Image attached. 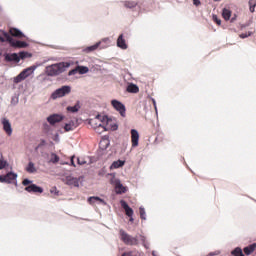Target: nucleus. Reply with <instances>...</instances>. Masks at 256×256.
<instances>
[{
	"mask_svg": "<svg viewBox=\"0 0 256 256\" xmlns=\"http://www.w3.org/2000/svg\"><path fill=\"white\" fill-rule=\"evenodd\" d=\"M120 239L125 243V245H139V239L137 237H133L126 233L125 230H119Z\"/></svg>",
	"mask_w": 256,
	"mask_h": 256,
	"instance_id": "5",
	"label": "nucleus"
},
{
	"mask_svg": "<svg viewBox=\"0 0 256 256\" xmlns=\"http://www.w3.org/2000/svg\"><path fill=\"white\" fill-rule=\"evenodd\" d=\"M31 57H33V54L31 52L25 50L19 52L20 61H25V59H31Z\"/></svg>",
	"mask_w": 256,
	"mask_h": 256,
	"instance_id": "27",
	"label": "nucleus"
},
{
	"mask_svg": "<svg viewBox=\"0 0 256 256\" xmlns=\"http://www.w3.org/2000/svg\"><path fill=\"white\" fill-rule=\"evenodd\" d=\"M7 167H9V162L3 159V154H1L0 155V171H2V169H7Z\"/></svg>",
	"mask_w": 256,
	"mask_h": 256,
	"instance_id": "31",
	"label": "nucleus"
},
{
	"mask_svg": "<svg viewBox=\"0 0 256 256\" xmlns=\"http://www.w3.org/2000/svg\"><path fill=\"white\" fill-rule=\"evenodd\" d=\"M243 251H244V255H246V256H249L252 253H255V251H256V243L254 242V243L244 247Z\"/></svg>",
	"mask_w": 256,
	"mask_h": 256,
	"instance_id": "22",
	"label": "nucleus"
},
{
	"mask_svg": "<svg viewBox=\"0 0 256 256\" xmlns=\"http://www.w3.org/2000/svg\"><path fill=\"white\" fill-rule=\"evenodd\" d=\"M47 145V140L46 139H40V143L38 144V147H45Z\"/></svg>",
	"mask_w": 256,
	"mask_h": 256,
	"instance_id": "49",
	"label": "nucleus"
},
{
	"mask_svg": "<svg viewBox=\"0 0 256 256\" xmlns=\"http://www.w3.org/2000/svg\"><path fill=\"white\" fill-rule=\"evenodd\" d=\"M22 185L25 187L24 191L27 193H43V187L33 183V180L29 178H24L22 181Z\"/></svg>",
	"mask_w": 256,
	"mask_h": 256,
	"instance_id": "4",
	"label": "nucleus"
},
{
	"mask_svg": "<svg viewBox=\"0 0 256 256\" xmlns=\"http://www.w3.org/2000/svg\"><path fill=\"white\" fill-rule=\"evenodd\" d=\"M19 103V94H15L11 97V105H17Z\"/></svg>",
	"mask_w": 256,
	"mask_h": 256,
	"instance_id": "39",
	"label": "nucleus"
},
{
	"mask_svg": "<svg viewBox=\"0 0 256 256\" xmlns=\"http://www.w3.org/2000/svg\"><path fill=\"white\" fill-rule=\"evenodd\" d=\"M231 10L227 9V8H223L222 9V17L223 19H225V21H230L231 19Z\"/></svg>",
	"mask_w": 256,
	"mask_h": 256,
	"instance_id": "29",
	"label": "nucleus"
},
{
	"mask_svg": "<svg viewBox=\"0 0 256 256\" xmlns=\"http://www.w3.org/2000/svg\"><path fill=\"white\" fill-rule=\"evenodd\" d=\"M25 170L30 174L37 173V168L35 167V163H33V161L28 162Z\"/></svg>",
	"mask_w": 256,
	"mask_h": 256,
	"instance_id": "28",
	"label": "nucleus"
},
{
	"mask_svg": "<svg viewBox=\"0 0 256 256\" xmlns=\"http://www.w3.org/2000/svg\"><path fill=\"white\" fill-rule=\"evenodd\" d=\"M140 241L142 242V245L147 243V237L140 235Z\"/></svg>",
	"mask_w": 256,
	"mask_h": 256,
	"instance_id": "53",
	"label": "nucleus"
},
{
	"mask_svg": "<svg viewBox=\"0 0 256 256\" xmlns=\"http://www.w3.org/2000/svg\"><path fill=\"white\" fill-rule=\"evenodd\" d=\"M98 205H107V202L105 200H103V198L98 196V201H97Z\"/></svg>",
	"mask_w": 256,
	"mask_h": 256,
	"instance_id": "50",
	"label": "nucleus"
},
{
	"mask_svg": "<svg viewBox=\"0 0 256 256\" xmlns=\"http://www.w3.org/2000/svg\"><path fill=\"white\" fill-rule=\"evenodd\" d=\"M249 25H251V20L249 22H247L246 24H242L241 29H245V28L249 27Z\"/></svg>",
	"mask_w": 256,
	"mask_h": 256,
	"instance_id": "56",
	"label": "nucleus"
},
{
	"mask_svg": "<svg viewBox=\"0 0 256 256\" xmlns=\"http://www.w3.org/2000/svg\"><path fill=\"white\" fill-rule=\"evenodd\" d=\"M11 37L7 31L0 29V41L1 43H10Z\"/></svg>",
	"mask_w": 256,
	"mask_h": 256,
	"instance_id": "20",
	"label": "nucleus"
},
{
	"mask_svg": "<svg viewBox=\"0 0 256 256\" xmlns=\"http://www.w3.org/2000/svg\"><path fill=\"white\" fill-rule=\"evenodd\" d=\"M125 213H126L127 217H133V215L135 214V211L130 206L128 209L125 210Z\"/></svg>",
	"mask_w": 256,
	"mask_h": 256,
	"instance_id": "45",
	"label": "nucleus"
},
{
	"mask_svg": "<svg viewBox=\"0 0 256 256\" xmlns=\"http://www.w3.org/2000/svg\"><path fill=\"white\" fill-rule=\"evenodd\" d=\"M131 133V141H132V148L139 147V131L135 128L130 130Z\"/></svg>",
	"mask_w": 256,
	"mask_h": 256,
	"instance_id": "13",
	"label": "nucleus"
},
{
	"mask_svg": "<svg viewBox=\"0 0 256 256\" xmlns=\"http://www.w3.org/2000/svg\"><path fill=\"white\" fill-rule=\"evenodd\" d=\"M150 100L152 101L153 107L155 109V113L157 115L159 113V111L157 110V101L153 97H150Z\"/></svg>",
	"mask_w": 256,
	"mask_h": 256,
	"instance_id": "46",
	"label": "nucleus"
},
{
	"mask_svg": "<svg viewBox=\"0 0 256 256\" xmlns=\"http://www.w3.org/2000/svg\"><path fill=\"white\" fill-rule=\"evenodd\" d=\"M110 184L114 186V189L115 187H119L120 184H121V179L119 178H111L110 179Z\"/></svg>",
	"mask_w": 256,
	"mask_h": 256,
	"instance_id": "37",
	"label": "nucleus"
},
{
	"mask_svg": "<svg viewBox=\"0 0 256 256\" xmlns=\"http://www.w3.org/2000/svg\"><path fill=\"white\" fill-rule=\"evenodd\" d=\"M101 43H109V37L103 38L100 40Z\"/></svg>",
	"mask_w": 256,
	"mask_h": 256,
	"instance_id": "58",
	"label": "nucleus"
},
{
	"mask_svg": "<svg viewBox=\"0 0 256 256\" xmlns=\"http://www.w3.org/2000/svg\"><path fill=\"white\" fill-rule=\"evenodd\" d=\"M9 44L13 49H27L29 47V42L14 39L13 36L10 38Z\"/></svg>",
	"mask_w": 256,
	"mask_h": 256,
	"instance_id": "10",
	"label": "nucleus"
},
{
	"mask_svg": "<svg viewBox=\"0 0 256 256\" xmlns=\"http://www.w3.org/2000/svg\"><path fill=\"white\" fill-rule=\"evenodd\" d=\"M10 35H12V37H17L18 39H27V41H29V37H27V35H25L19 28H11Z\"/></svg>",
	"mask_w": 256,
	"mask_h": 256,
	"instance_id": "15",
	"label": "nucleus"
},
{
	"mask_svg": "<svg viewBox=\"0 0 256 256\" xmlns=\"http://www.w3.org/2000/svg\"><path fill=\"white\" fill-rule=\"evenodd\" d=\"M59 161H61V158L59 157V155H57L55 152H52L50 163H53L54 165H56V163H59Z\"/></svg>",
	"mask_w": 256,
	"mask_h": 256,
	"instance_id": "34",
	"label": "nucleus"
},
{
	"mask_svg": "<svg viewBox=\"0 0 256 256\" xmlns=\"http://www.w3.org/2000/svg\"><path fill=\"white\" fill-rule=\"evenodd\" d=\"M77 127H79V124H75V120H70L68 123L64 124L63 129L66 133H69V131H74Z\"/></svg>",
	"mask_w": 256,
	"mask_h": 256,
	"instance_id": "17",
	"label": "nucleus"
},
{
	"mask_svg": "<svg viewBox=\"0 0 256 256\" xmlns=\"http://www.w3.org/2000/svg\"><path fill=\"white\" fill-rule=\"evenodd\" d=\"M120 205H121V207L124 209V211L125 210H127V209H129L131 206H129V203H127V201H125V200H120Z\"/></svg>",
	"mask_w": 256,
	"mask_h": 256,
	"instance_id": "42",
	"label": "nucleus"
},
{
	"mask_svg": "<svg viewBox=\"0 0 256 256\" xmlns=\"http://www.w3.org/2000/svg\"><path fill=\"white\" fill-rule=\"evenodd\" d=\"M231 255L233 256H245V254L243 253V249H241V247H236L231 251Z\"/></svg>",
	"mask_w": 256,
	"mask_h": 256,
	"instance_id": "30",
	"label": "nucleus"
},
{
	"mask_svg": "<svg viewBox=\"0 0 256 256\" xmlns=\"http://www.w3.org/2000/svg\"><path fill=\"white\" fill-rule=\"evenodd\" d=\"M248 5L249 7H256V0H249Z\"/></svg>",
	"mask_w": 256,
	"mask_h": 256,
	"instance_id": "51",
	"label": "nucleus"
},
{
	"mask_svg": "<svg viewBox=\"0 0 256 256\" xmlns=\"http://www.w3.org/2000/svg\"><path fill=\"white\" fill-rule=\"evenodd\" d=\"M53 141H55V143H60L61 142V138H59V132H56L54 134V136L52 137Z\"/></svg>",
	"mask_w": 256,
	"mask_h": 256,
	"instance_id": "47",
	"label": "nucleus"
},
{
	"mask_svg": "<svg viewBox=\"0 0 256 256\" xmlns=\"http://www.w3.org/2000/svg\"><path fill=\"white\" fill-rule=\"evenodd\" d=\"M4 57V61L6 63H20L21 60L19 58V54L17 52H13V53H9V52H5L3 54Z\"/></svg>",
	"mask_w": 256,
	"mask_h": 256,
	"instance_id": "9",
	"label": "nucleus"
},
{
	"mask_svg": "<svg viewBox=\"0 0 256 256\" xmlns=\"http://www.w3.org/2000/svg\"><path fill=\"white\" fill-rule=\"evenodd\" d=\"M86 163H87V161L81 160L80 158H77V164L78 165H85Z\"/></svg>",
	"mask_w": 256,
	"mask_h": 256,
	"instance_id": "52",
	"label": "nucleus"
},
{
	"mask_svg": "<svg viewBox=\"0 0 256 256\" xmlns=\"http://www.w3.org/2000/svg\"><path fill=\"white\" fill-rule=\"evenodd\" d=\"M111 105H112L113 109H115V111L120 113V115L122 117L127 116V107H125V104H123V102H121L117 99H112L111 100Z\"/></svg>",
	"mask_w": 256,
	"mask_h": 256,
	"instance_id": "7",
	"label": "nucleus"
},
{
	"mask_svg": "<svg viewBox=\"0 0 256 256\" xmlns=\"http://www.w3.org/2000/svg\"><path fill=\"white\" fill-rule=\"evenodd\" d=\"M142 245H143V247H145V249H149V242H146V243H144Z\"/></svg>",
	"mask_w": 256,
	"mask_h": 256,
	"instance_id": "63",
	"label": "nucleus"
},
{
	"mask_svg": "<svg viewBox=\"0 0 256 256\" xmlns=\"http://www.w3.org/2000/svg\"><path fill=\"white\" fill-rule=\"evenodd\" d=\"M114 189H115L116 195H123L128 191L127 186H124L123 183H121L119 186H116Z\"/></svg>",
	"mask_w": 256,
	"mask_h": 256,
	"instance_id": "26",
	"label": "nucleus"
},
{
	"mask_svg": "<svg viewBox=\"0 0 256 256\" xmlns=\"http://www.w3.org/2000/svg\"><path fill=\"white\" fill-rule=\"evenodd\" d=\"M37 67H39V64H34L30 67H27L23 69L16 77L13 78V83L16 85L21 83L22 81H25L28 77H31L33 73L37 70Z\"/></svg>",
	"mask_w": 256,
	"mask_h": 256,
	"instance_id": "2",
	"label": "nucleus"
},
{
	"mask_svg": "<svg viewBox=\"0 0 256 256\" xmlns=\"http://www.w3.org/2000/svg\"><path fill=\"white\" fill-rule=\"evenodd\" d=\"M139 213H140V219H142V221H147V212L145 211V207L140 206Z\"/></svg>",
	"mask_w": 256,
	"mask_h": 256,
	"instance_id": "35",
	"label": "nucleus"
},
{
	"mask_svg": "<svg viewBox=\"0 0 256 256\" xmlns=\"http://www.w3.org/2000/svg\"><path fill=\"white\" fill-rule=\"evenodd\" d=\"M111 121H113V119L108 115H103L102 118H100V123H106V125H109Z\"/></svg>",
	"mask_w": 256,
	"mask_h": 256,
	"instance_id": "36",
	"label": "nucleus"
},
{
	"mask_svg": "<svg viewBox=\"0 0 256 256\" xmlns=\"http://www.w3.org/2000/svg\"><path fill=\"white\" fill-rule=\"evenodd\" d=\"M126 161L118 159L116 161H113L110 165V169H121V167L125 166Z\"/></svg>",
	"mask_w": 256,
	"mask_h": 256,
	"instance_id": "24",
	"label": "nucleus"
},
{
	"mask_svg": "<svg viewBox=\"0 0 256 256\" xmlns=\"http://www.w3.org/2000/svg\"><path fill=\"white\" fill-rule=\"evenodd\" d=\"M79 75H87L89 73V67L80 65L77 67Z\"/></svg>",
	"mask_w": 256,
	"mask_h": 256,
	"instance_id": "32",
	"label": "nucleus"
},
{
	"mask_svg": "<svg viewBox=\"0 0 256 256\" xmlns=\"http://www.w3.org/2000/svg\"><path fill=\"white\" fill-rule=\"evenodd\" d=\"M237 21V14H233V17L230 18V23H235Z\"/></svg>",
	"mask_w": 256,
	"mask_h": 256,
	"instance_id": "55",
	"label": "nucleus"
},
{
	"mask_svg": "<svg viewBox=\"0 0 256 256\" xmlns=\"http://www.w3.org/2000/svg\"><path fill=\"white\" fill-rule=\"evenodd\" d=\"M1 123L3 125V131H5L6 135L11 137V135H13V127L11 126L9 119L2 118Z\"/></svg>",
	"mask_w": 256,
	"mask_h": 256,
	"instance_id": "12",
	"label": "nucleus"
},
{
	"mask_svg": "<svg viewBox=\"0 0 256 256\" xmlns=\"http://www.w3.org/2000/svg\"><path fill=\"white\" fill-rule=\"evenodd\" d=\"M70 165L72 167H77V165H75V160H73V159H70Z\"/></svg>",
	"mask_w": 256,
	"mask_h": 256,
	"instance_id": "61",
	"label": "nucleus"
},
{
	"mask_svg": "<svg viewBox=\"0 0 256 256\" xmlns=\"http://www.w3.org/2000/svg\"><path fill=\"white\" fill-rule=\"evenodd\" d=\"M85 177L80 176L79 178L73 177L72 175L66 176V185H69V187H79V181H83Z\"/></svg>",
	"mask_w": 256,
	"mask_h": 256,
	"instance_id": "11",
	"label": "nucleus"
},
{
	"mask_svg": "<svg viewBox=\"0 0 256 256\" xmlns=\"http://www.w3.org/2000/svg\"><path fill=\"white\" fill-rule=\"evenodd\" d=\"M101 47V42H96L94 45L87 46L82 50L83 53H93V51H97Z\"/></svg>",
	"mask_w": 256,
	"mask_h": 256,
	"instance_id": "21",
	"label": "nucleus"
},
{
	"mask_svg": "<svg viewBox=\"0 0 256 256\" xmlns=\"http://www.w3.org/2000/svg\"><path fill=\"white\" fill-rule=\"evenodd\" d=\"M110 145H111V140H109V135L102 136L101 141L99 143V149L101 151H107Z\"/></svg>",
	"mask_w": 256,
	"mask_h": 256,
	"instance_id": "14",
	"label": "nucleus"
},
{
	"mask_svg": "<svg viewBox=\"0 0 256 256\" xmlns=\"http://www.w3.org/2000/svg\"><path fill=\"white\" fill-rule=\"evenodd\" d=\"M103 116L101 115V114H97L96 116H95V120L97 121H100V119L102 118Z\"/></svg>",
	"mask_w": 256,
	"mask_h": 256,
	"instance_id": "60",
	"label": "nucleus"
},
{
	"mask_svg": "<svg viewBox=\"0 0 256 256\" xmlns=\"http://www.w3.org/2000/svg\"><path fill=\"white\" fill-rule=\"evenodd\" d=\"M46 121L49 123V125L53 127L54 125H57V123H61V121H65V115L53 113L46 118Z\"/></svg>",
	"mask_w": 256,
	"mask_h": 256,
	"instance_id": "8",
	"label": "nucleus"
},
{
	"mask_svg": "<svg viewBox=\"0 0 256 256\" xmlns=\"http://www.w3.org/2000/svg\"><path fill=\"white\" fill-rule=\"evenodd\" d=\"M79 109H81V101L77 100L74 106H67L66 110L68 113H79Z\"/></svg>",
	"mask_w": 256,
	"mask_h": 256,
	"instance_id": "19",
	"label": "nucleus"
},
{
	"mask_svg": "<svg viewBox=\"0 0 256 256\" xmlns=\"http://www.w3.org/2000/svg\"><path fill=\"white\" fill-rule=\"evenodd\" d=\"M138 3L135 1H125L124 2V7H126V9H135V7H137Z\"/></svg>",
	"mask_w": 256,
	"mask_h": 256,
	"instance_id": "33",
	"label": "nucleus"
},
{
	"mask_svg": "<svg viewBox=\"0 0 256 256\" xmlns=\"http://www.w3.org/2000/svg\"><path fill=\"white\" fill-rule=\"evenodd\" d=\"M255 7L256 6H249L250 13H255Z\"/></svg>",
	"mask_w": 256,
	"mask_h": 256,
	"instance_id": "59",
	"label": "nucleus"
},
{
	"mask_svg": "<svg viewBox=\"0 0 256 256\" xmlns=\"http://www.w3.org/2000/svg\"><path fill=\"white\" fill-rule=\"evenodd\" d=\"M88 125H91V127L93 129H95L96 133H101V131H99V129H101V127H103V124L97 123L96 119H94V118L88 119Z\"/></svg>",
	"mask_w": 256,
	"mask_h": 256,
	"instance_id": "18",
	"label": "nucleus"
},
{
	"mask_svg": "<svg viewBox=\"0 0 256 256\" xmlns=\"http://www.w3.org/2000/svg\"><path fill=\"white\" fill-rule=\"evenodd\" d=\"M122 256H132V255H131V252H124V253L122 254Z\"/></svg>",
	"mask_w": 256,
	"mask_h": 256,
	"instance_id": "64",
	"label": "nucleus"
},
{
	"mask_svg": "<svg viewBox=\"0 0 256 256\" xmlns=\"http://www.w3.org/2000/svg\"><path fill=\"white\" fill-rule=\"evenodd\" d=\"M219 255V252H210L207 256H215Z\"/></svg>",
	"mask_w": 256,
	"mask_h": 256,
	"instance_id": "62",
	"label": "nucleus"
},
{
	"mask_svg": "<svg viewBox=\"0 0 256 256\" xmlns=\"http://www.w3.org/2000/svg\"><path fill=\"white\" fill-rule=\"evenodd\" d=\"M100 129H103V131H110L109 130V126L107 127V126H105L103 124H102V126H100Z\"/></svg>",
	"mask_w": 256,
	"mask_h": 256,
	"instance_id": "57",
	"label": "nucleus"
},
{
	"mask_svg": "<svg viewBox=\"0 0 256 256\" xmlns=\"http://www.w3.org/2000/svg\"><path fill=\"white\" fill-rule=\"evenodd\" d=\"M71 67V62H58L46 67L45 73L48 77H59Z\"/></svg>",
	"mask_w": 256,
	"mask_h": 256,
	"instance_id": "1",
	"label": "nucleus"
},
{
	"mask_svg": "<svg viewBox=\"0 0 256 256\" xmlns=\"http://www.w3.org/2000/svg\"><path fill=\"white\" fill-rule=\"evenodd\" d=\"M42 131L47 136L53 135V128H51V125H49L47 122H43Z\"/></svg>",
	"mask_w": 256,
	"mask_h": 256,
	"instance_id": "25",
	"label": "nucleus"
},
{
	"mask_svg": "<svg viewBox=\"0 0 256 256\" xmlns=\"http://www.w3.org/2000/svg\"><path fill=\"white\" fill-rule=\"evenodd\" d=\"M108 128L110 131H117L119 129V124L118 123H108Z\"/></svg>",
	"mask_w": 256,
	"mask_h": 256,
	"instance_id": "40",
	"label": "nucleus"
},
{
	"mask_svg": "<svg viewBox=\"0 0 256 256\" xmlns=\"http://www.w3.org/2000/svg\"><path fill=\"white\" fill-rule=\"evenodd\" d=\"M251 35H253V32H252V31H248V32H245V33H241V34H240V39H247V37H251Z\"/></svg>",
	"mask_w": 256,
	"mask_h": 256,
	"instance_id": "44",
	"label": "nucleus"
},
{
	"mask_svg": "<svg viewBox=\"0 0 256 256\" xmlns=\"http://www.w3.org/2000/svg\"><path fill=\"white\" fill-rule=\"evenodd\" d=\"M50 193H52V195H55L56 197H59L61 195V192L59 190H57L56 186H54V187H52V189H50Z\"/></svg>",
	"mask_w": 256,
	"mask_h": 256,
	"instance_id": "41",
	"label": "nucleus"
},
{
	"mask_svg": "<svg viewBox=\"0 0 256 256\" xmlns=\"http://www.w3.org/2000/svg\"><path fill=\"white\" fill-rule=\"evenodd\" d=\"M116 45L119 49L125 50L128 49L129 46L127 45V41L125 40V35L121 33L117 40H116Z\"/></svg>",
	"mask_w": 256,
	"mask_h": 256,
	"instance_id": "16",
	"label": "nucleus"
},
{
	"mask_svg": "<svg viewBox=\"0 0 256 256\" xmlns=\"http://www.w3.org/2000/svg\"><path fill=\"white\" fill-rule=\"evenodd\" d=\"M69 93H71V86L64 85L52 92L51 99H61V97H65L66 95H69Z\"/></svg>",
	"mask_w": 256,
	"mask_h": 256,
	"instance_id": "6",
	"label": "nucleus"
},
{
	"mask_svg": "<svg viewBox=\"0 0 256 256\" xmlns=\"http://www.w3.org/2000/svg\"><path fill=\"white\" fill-rule=\"evenodd\" d=\"M18 177H19V174L11 170V171H8L5 175L0 174V183H6L7 185H15V187H18L19 186V184L17 183Z\"/></svg>",
	"mask_w": 256,
	"mask_h": 256,
	"instance_id": "3",
	"label": "nucleus"
},
{
	"mask_svg": "<svg viewBox=\"0 0 256 256\" xmlns=\"http://www.w3.org/2000/svg\"><path fill=\"white\" fill-rule=\"evenodd\" d=\"M99 199V196H90L87 198V202L89 203V205H95V203H97V201Z\"/></svg>",
	"mask_w": 256,
	"mask_h": 256,
	"instance_id": "38",
	"label": "nucleus"
},
{
	"mask_svg": "<svg viewBox=\"0 0 256 256\" xmlns=\"http://www.w3.org/2000/svg\"><path fill=\"white\" fill-rule=\"evenodd\" d=\"M127 93H139V86L133 82L129 83L126 87Z\"/></svg>",
	"mask_w": 256,
	"mask_h": 256,
	"instance_id": "23",
	"label": "nucleus"
},
{
	"mask_svg": "<svg viewBox=\"0 0 256 256\" xmlns=\"http://www.w3.org/2000/svg\"><path fill=\"white\" fill-rule=\"evenodd\" d=\"M212 20L214 21V23H216V25H221V19L216 14H212Z\"/></svg>",
	"mask_w": 256,
	"mask_h": 256,
	"instance_id": "43",
	"label": "nucleus"
},
{
	"mask_svg": "<svg viewBox=\"0 0 256 256\" xmlns=\"http://www.w3.org/2000/svg\"><path fill=\"white\" fill-rule=\"evenodd\" d=\"M192 1L195 7H199V5H201V0H192Z\"/></svg>",
	"mask_w": 256,
	"mask_h": 256,
	"instance_id": "54",
	"label": "nucleus"
},
{
	"mask_svg": "<svg viewBox=\"0 0 256 256\" xmlns=\"http://www.w3.org/2000/svg\"><path fill=\"white\" fill-rule=\"evenodd\" d=\"M77 73H79L78 68H73L72 70H70L68 72V77H71L73 75H77Z\"/></svg>",
	"mask_w": 256,
	"mask_h": 256,
	"instance_id": "48",
	"label": "nucleus"
}]
</instances>
